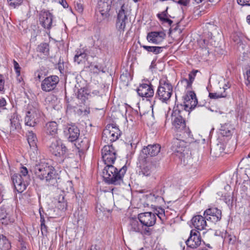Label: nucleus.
<instances>
[{
    "label": "nucleus",
    "instance_id": "f257e3e1",
    "mask_svg": "<svg viewBox=\"0 0 250 250\" xmlns=\"http://www.w3.org/2000/svg\"><path fill=\"white\" fill-rule=\"evenodd\" d=\"M183 104L174 106L171 114L172 124L177 131L183 132L186 137L193 138L189 128L186 127V116H188L190 111L198 104V101L194 91H188L183 97Z\"/></svg>",
    "mask_w": 250,
    "mask_h": 250
},
{
    "label": "nucleus",
    "instance_id": "f03ea898",
    "mask_svg": "<svg viewBox=\"0 0 250 250\" xmlns=\"http://www.w3.org/2000/svg\"><path fill=\"white\" fill-rule=\"evenodd\" d=\"M33 172L36 177L41 181H45L48 186L57 187L62 191L69 192L72 188V183L70 181L61 183V179L55 168L45 161L37 162L33 166Z\"/></svg>",
    "mask_w": 250,
    "mask_h": 250
},
{
    "label": "nucleus",
    "instance_id": "7ed1b4c3",
    "mask_svg": "<svg viewBox=\"0 0 250 250\" xmlns=\"http://www.w3.org/2000/svg\"><path fill=\"white\" fill-rule=\"evenodd\" d=\"M125 165L118 169L112 165L106 166L103 170V178L108 185H120L123 182V177L126 173Z\"/></svg>",
    "mask_w": 250,
    "mask_h": 250
},
{
    "label": "nucleus",
    "instance_id": "20e7f679",
    "mask_svg": "<svg viewBox=\"0 0 250 250\" xmlns=\"http://www.w3.org/2000/svg\"><path fill=\"white\" fill-rule=\"evenodd\" d=\"M173 86L167 78H162L155 94V98L162 103L167 104L172 96Z\"/></svg>",
    "mask_w": 250,
    "mask_h": 250
},
{
    "label": "nucleus",
    "instance_id": "39448f33",
    "mask_svg": "<svg viewBox=\"0 0 250 250\" xmlns=\"http://www.w3.org/2000/svg\"><path fill=\"white\" fill-rule=\"evenodd\" d=\"M48 145L51 153L57 157L63 158L68 150L62 141L57 137L51 138Z\"/></svg>",
    "mask_w": 250,
    "mask_h": 250
},
{
    "label": "nucleus",
    "instance_id": "423d86ee",
    "mask_svg": "<svg viewBox=\"0 0 250 250\" xmlns=\"http://www.w3.org/2000/svg\"><path fill=\"white\" fill-rule=\"evenodd\" d=\"M41 114V111L37 106L28 104L24 118L25 125L30 127L35 126L39 122Z\"/></svg>",
    "mask_w": 250,
    "mask_h": 250
},
{
    "label": "nucleus",
    "instance_id": "0eeeda50",
    "mask_svg": "<svg viewBox=\"0 0 250 250\" xmlns=\"http://www.w3.org/2000/svg\"><path fill=\"white\" fill-rule=\"evenodd\" d=\"M110 8L111 5L108 0H98L96 9V16L98 22H101L109 17V12Z\"/></svg>",
    "mask_w": 250,
    "mask_h": 250
},
{
    "label": "nucleus",
    "instance_id": "6e6552de",
    "mask_svg": "<svg viewBox=\"0 0 250 250\" xmlns=\"http://www.w3.org/2000/svg\"><path fill=\"white\" fill-rule=\"evenodd\" d=\"M14 211L12 206L8 204L3 205L0 208V222L7 225L14 222Z\"/></svg>",
    "mask_w": 250,
    "mask_h": 250
},
{
    "label": "nucleus",
    "instance_id": "1a4fd4ad",
    "mask_svg": "<svg viewBox=\"0 0 250 250\" xmlns=\"http://www.w3.org/2000/svg\"><path fill=\"white\" fill-rule=\"evenodd\" d=\"M53 18V15L49 11H42L40 14V24L47 30L46 33L48 34L50 33L51 28L56 25Z\"/></svg>",
    "mask_w": 250,
    "mask_h": 250
},
{
    "label": "nucleus",
    "instance_id": "9d476101",
    "mask_svg": "<svg viewBox=\"0 0 250 250\" xmlns=\"http://www.w3.org/2000/svg\"><path fill=\"white\" fill-rule=\"evenodd\" d=\"M102 158L106 166L114 164L116 159V151L112 145H105L102 150Z\"/></svg>",
    "mask_w": 250,
    "mask_h": 250
},
{
    "label": "nucleus",
    "instance_id": "9b49d317",
    "mask_svg": "<svg viewBox=\"0 0 250 250\" xmlns=\"http://www.w3.org/2000/svg\"><path fill=\"white\" fill-rule=\"evenodd\" d=\"M124 5H122L121 9L117 14L116 21V27L120 34L123 33L125 29L127 24L129 23V20L128 18L127 11L124 9Z\"/></svg>",
    "mask_w": 250,
    "mask_h": 250
},
{
    "label": "nucleus",
    "instance_id": "f8f14e48",
    "mask_svg": "<svg viewBox=\"0 0 250 250\" xmlns=\"http://www.w3.org/2000/svg\"><path fill=\"white\" fill-rule=\"evenodd\" d=\"M161 148V146L158 144L149 145L147 146L144 147L140 155V160L148 159L149 157L157 155L160 152Z\"/></svg>",
    "mask_w": 250,
    "mask_h": 250
},
{
    "label": "nucleus",
    "instance_id": "ddd939ff",
    "mask_svg": "<svg viewBox=\"0 0 250 250\" xmlns=\"http://www.w3.org/2000/svg\"><path fill=\"white\" fill-rule=\"evenodd\" d=\"M11 180L15 189L19 193H21L25 190L30 184L29 179H23L22 176L19 173H15L11 176Z\"/></svg>",
    "mask_w": 250,
    "mask_h": 250
},
{
    "label": "nucleus",
    "instance_id": "4468645a",
    "mask_svg": "<svg viewBox=\"0 0 250 250\" xmlns=\"http://www.w3.org/2000/svg\"><path fill=\"white\" fill-rule=\"evenodd\" d=\"M27 140L30 147L29 150L30 158L34 160L37 158L38 155L36 143L37 139L36 134L32 131H29L27 134Z\"/></svg>",
    "mask_w": 250,
    "mask_h": 250
},
{
    "label": "nucleus",
    "instance_id": "2eb2a0df",
    "mask_svg": "<svg viewBox=\"0 0 250 250\" xmlns=\"http://www.w3.org/2000/svg\"><path fill=\"white\" fill-rule=\"evenodd\" d=\"M138 218L144 228L152 227L156 223V217L153 213L146 212L138 214Z\"/></svg>",
    "mask_w": 250,
    "mask_h": 250
},
{
    "label": "nucleus",
    "instance_id": "dca6fc26",
    "mask_svg": "<svg viewBox=\"0 0 250 250\" xmlns=\"http://www.w3.org/2000/svg\"><path fill=\"white\" fill-rule=\"evenodd\" d=\"M65 137L69 142H74L78 140L80 136V130L74 125H67L63 128Z\"/></svg>",
    "mask_w": 250,
    "mask_h": 250
},
{
    "label": "nucleus",
    "instance_id": "f3484780",
    "mask_svg": "<svg viewBox=\"0 0 250 250\" xmlns=\"http://www.w3.org/2000/svg\"><path fill=\"white\" fill-rule=\"evenodd\" d=\"M57 76L52 75L45 78L42 82L41 88L45 92H50L54 90L59 82Z\"/></svg>",
    "mask_w": 250,
    "mask_h": 250
},
{
    "label": "nucleus",
    "instance_id": "a211bd4d",
    "mask_svg": "<svg viewBox=\"0 0 250 250\" xmlns=\"http://www.w3.org/2000/svg\"><path fill=\"white\" fill-rule=\"evenodd\" d=\"M203 215L208 221L215 224L221 219L222 211L216 208H211L207 209Z\"/></svg>",
    "mask_w": 250,
    "mask_h": 250
},
{
    "label": "nucleus",
    "instance_id": "6ab92c4d",
    "mask_svg": "<svg viewBox=\"0 0 250 250\" xmlns=\"http://www.w3.org/2000/svg\"><path fill=\"white\" fill-rule=\"evenodd\" d=\"M201 241L200 233L195 229H192L190 231V236L186 241V243L188 247L196 249L201 245Z\"/></svg>",
    "mask_w": 250,
    "mask_h": 250
},
{
    "label": "nucleus",
    "instance_id": "aec40b11",
    "mask_svg": "<svg viewBox=\"0 0 250 250\" xmlns=\"http://www.w3.org/2000/svg\"><path fill=\"white\" fill-rule=\"evenodd\" d=\"M128 230L130 232H139L142 234H150V230L148 228H144L136 219H131L128 226Z\"/></svg>",
    "mask_w": 250,
    "mask_h": 250
},
{
    "label": "nucleus",
    "instance_id": "412c9836",
    "mask_svg": "<svg viewBox=\"0 0 250 250\" xmlns=\"http://www.w3.org/2000/svg\"><path fill=\"white\" fill-rule=\"evenodd\" d=\"M166 37V33L162 31H151L147 33L146 40L149 42L155 44H160Z\"/></svg>",
    "mask_w": 250,
    "mask_h": 250
},
{
    "label": "nucleus",
    "instance_id": "4be33fe9",
    "mask_svg": "<svg viewBox=\"0 0 250 250\" xmlns=\"http://www.w3.org/2000/svg\"><path fill=\"white\" fill-rule=\"evenodd\" d=\"M137 91L138 95L142 97H152L154 94L153 85L149 82L147 83L141 84Z\"/></svg>",
    "mask_w": 250,
    "mask_h": 250
},
{
    "label": "nucleus",
    "instance_id": "5701e85b",
    "mask_svg": "<svg viewBox=\"0 0 250 250\" xmlns=\"http://www.w3.org/2000/svg\"><path fill=\"white\" fill-rule=\"evenodd\" d=\"M205 216L200 215L194 216L191 220V223L193 227L197 230H202L206 229L208 224Z\"/></svg>",
    "mask_w": 250,
    "mask_h": 250
},
{
    "label": "nucleus",
    "instance_id": "b1692460",
    "mask_svg": "<svg viewBox=\"0 0 250 250\" xmlns=\"http://www.w3.org/2000/svg\"><path fill=\"white\" fill-rule=\"evenodd\" d=\"M141 161L144 163L141 166V172L143 175L150 176L155 172L156 169L155 166L149 159H144Z\"/></svg>",
    "mask_w": 250,
    "mask_h": 250
},
{
    "label": "nucleus",
    "instance_id": "393cba45",
    "mask_svg": "<svg viewBox=\"0 0 250 250\" xmlns=\"http://www.w3.org/2000/svg\"><path fill=\"white\" fill-rule=\"evenodd\" d=\"M91 97V94L86 88H81L77 92V98L81 104L85 105L87 104V101Z\"/></svg>",
    "mask_w": 250,
    "mask_h": 250
},
{
    "label": "nucleus",
    "instance_id": "a878e982",
    "mask_svg": "<svg viewBox=\"0 0 250 250\" xmlns=\"http://www.w3.org/2000/svg\"><path fill=\"white\" fill-rule=\"evenodd\" d=\"M8 118L10 123V132L13 131L20 127V120L18 115L16 112L9 115Z\"/></svg>",
    "mask_w": 250,
    "mask_h": 250
},
{
    "label": "nucleus",
    "instance_id": "bb28decb",
    "mask_svg": "<svg viewBox=\"0 0 250 250\" xmlns=\"http://www.w3.org/2000/svg\"><path fill=\"white\" fill-rule=\"evenodd\" d=\"M234 127L229 123L222 125L220 129V133L223 136L230 137L234 133Z\"/></svg>",
    "mask_w": 250,
    "mask_h": 250
},
{
    "label": "nucleus",
    "instance_id": "cd10ccee",
    "mask_svg": "<svg viewBox=\"0 0 250 250\" xmlns=\"http://www.w3.org/2000/svg\"><path fill=\"white\" fill-rule=\"evenodd\" d=\"M45 131L47 134L55 137L58 131V125L56 122L47 123L45 125Z\"/></svg>",
    "mask_w": 250,
    "mask_h": 250
},
{
    "label": "nucleus",
    "instance_id": "c85d7f7f",
    "mask_svg": "<svg viewBox=\"0 0 250 250\" xmlns=\"http://www.w3.org/2000/svg\"><path fill=\"white\" fill-rule=\"evenodd\" d=\"M76 53L74 56V61L78 64L85 63L87 61L88 56L84 52V51L79 49L76 51Z\"/></svg>",
    "mask_w": 250,
    "mask_h": 250
},
{
    "label": "nucleus",
    "instance_id": "c756f323",
    "mask_svg": "<svg viewBox=\"0 0 250 250\" xmlns=\"http://www.w3.org/2000/svg\"><path fill=\"white\" fill-rule=\"evenodd\" d=\"M185 142L177 139H174L172 142V149L174 151L182 153L185 151Z\"/></svg>",
    "mask_w": 250,
    "mask_h": 250
},
{
    "label": "nucleus",
    "instance_id": "7c9ffc66",
    "mask_svg": "<svg viewBox=\"0 0 250 250\" xmlns=\"http://www.w3.org/2000/svg\"><path fill=\"white\" fill-rule=\"evenodd\" d=\"M224 242L229 245L236 246L239 243V240L233 234L226 232L224 236Z\"/></svg>",
    "mask_w": 250,
    "mask_h": 250
},
{
    "label": "nucleus",
    "instance_id": "2f4dec72",
    "mask_svg": "<svg viewBox=\"0 0 250 250\" xmlns=\"http://www.w3.org/2000/svg\"><path fill=\"white\" fill-rule=\"evenodd\" d=\"M110 131L106 128L104 130L102 137L103 142L107 144H111L117 140V138L114 136Z\"/></svg>",
    "mask_w": 250,
    "mask_h": 250
},
{
    "label": "nucleus",
    "instance_id": "473e14b6",
    "mask_svg": "<svg viewBox=\"0 0 250 250\" xmlns=\"http://www.w3.org/2000/svg\"><path fill=\"white\" fill-rule=\"evenodd\" d=\"M105 128L108 131H110V133L116 138H117V139L119 138L122 133L118 127L116 125L113 124L107 125Z\"/></svg>",
    "mask_w": 250,
    "mask_h": 250
},
{
    "label": "nucleus",
    "instance_id": "72a5a7b5",
    "mask_svg": "<svg viewBox=\"0 0 250 250\" xmlns=\"http://www.w3.org/2000/svg\"><path fill=\"white\" fill-rule=\"evenodd\" d=\"M11 243L6 236L0 235V250H9Z\"/></svg>",
    "mask_w": 250,
    "mask_h": 250
},
{
    "label": "nucleus",
    "instance_id": "f704fd0d",
    "mask_svg": "<svg viewBox=\"0 0 250 250\" xmlns=\"http://www.w3.org/2000/svg\"><path fill=\"white\" fill-rule=\"evenodd\" d=\"M141 47L144 48L148 52H152L156 55L161 53L163 51V49L165 48V47L164 46H153L145 45H141Z\"/></svg>",
    "mask_w": 250,
    "mask_h": 250
},
{
    "label": "nucleus",
    "instance_id": "c9c22d12",
    "mask_svg": "<svg viewBox=\"0 0 250 250\" xmlns=\"http://www.w3.org/2000/svg\"><path fill=\"white\" fill-rule=\"evenodd\" d=\"M37 51L42 53L45 56H48L49 54V44L46 42H42L38 45L37 48Z\"/></svg>",
    "mask_w": 250,
    "mask_h": 250
},
{
    "label": "nucleus",
    "instance_id": "e433bc0d",
    "mask_svg": "<svg viewBox=\"0 0 250 250\" xmlns=\"http://www.w3.org/2000/svg\"><path fill=\"white\" fill-rule=\"evenodd\" d=\"M231 38L235 42L239 43L242 42L243 35L240 32H235L232 34Z\"/></svg>",
    "mask_w": 250,
    "mask_h": 250
},
{
    "label": "nucleus",
    "instance_id": "4c0bfd02",
    "mask_svg": "<svg viewBox=\"0 0 250 250\" xmlns=\"http://www.w3.org/2000/svg\"><path fill=\"white\" fill-rule=\"evenodd\" d=\"M154 214H155V215L156 214L157 215L158 218L161 220L162 223H164V221L166 219L165 210L161 208L156 209Z\"/></svg>",
    "mask_w": 250,
    "mask_h": 250
},
{
    "label": "nucleus",
    "instance_id": "58836bf2",
    "mask_svg": "<svg viewBox=\"0 0 250 250\" xmlns=\"http://www.w3.org/2000/svg\"><path fill=\"white\" fill-rule=\"evenodd\" d=\"M84 143V145H83L82 146L81 144H79L80 146V147L81 148L80 149L79 147L77 148V149H78V153L80 157H81V155L83 154V151L85 149H86L88 148V140L87 139H85V141H82L81 142V143Z\"/></svg>",
    "mask_w": 250,
    "mask_h": 250
},
{
    "label": "nucleus",
    "instance_id": "ea45409f",
    "mask_svg": "<svg viewBox=\"0 0 250 250\" xmlns=\"http://www.w3.org/2000/svg\"><path fill=\"white\" fill-rule=\"evenodd\" d=\"M194 79V77L191 74H189L188 79H183L182 81V83H186L187 88H189L191 86L192 83Z\"/></svg>",
    "mask_w": 250,
    "mask_h": 250
},
{
    "label": "nucleus",
    "instance_id": "a19ab883",
    "mask_svg": "<svg viewBox=\"0 0 250 250\" xmlns=\"http://www.w3.org/2000/svg\"><path fill=\"white\" fill-rule=\"evenodd\" d=\"M21 175L24 179H29L30 181L31 179L30 176L28 175V171L25 167H21L20 169Z\"/></svg>",
    "mask_w": 250,
    "mask_h": 250
},
{
    "label": "nucleus",
    "instance_id": "79ce46f5",
    "mask_svg": "<svg viewBox=\"0 0 250 250\" xmlns=\"http://www.w3.org/2000/svg\"><path fill=\"white\" fill-rule=\"evenodd\" d=\"M209 97L211 99H216L220 98H224L226 97V94L223 92L209 93Z\"/></svg>",
    "mask_w": 250,
    "mask_h": 250
},
{
    "label": "nucleus",
    "instance_id": "37998d69",
    "mask_svg": "<svg viewBox=\"0 0 250 250\" xmlns=\"http://www.w3.org/2000/svg\"><path fill=\"white\" fill-rule=\"evenodd\" d=\"M9 5L13 7L16 8L22 3V0H7Z\"/></svg>",
    "mask_w": 250,
    "mask_h": 250
},
{
    "label": "nucleus",
    "instance_id": "c03bdc74",
    "mask_svg": "<svg viewBox=\"0 0 250 250\" xmlns=\"http://www.w3.org/2000/svg\"><path fill=\"white\" fill-rule=\"evenodd\" d=\"M14 68L15 70L16 73L18 76H19L21 74V67L19 64L15 60H13Z\"/></svg>",
    "mask_w": 250,
    "mask_h": 250
},
{
    "label": "nucleus",
    "instance_id": "a18cd8bd",
    "mask_svg": "<svg viewBox=\"0 0 250 250\" xmlns=\"http://www.w3.org/2000/svg\"><path fill=\"white\" fill-rule=\"evenodd\" d=\"M168 8V7H167L165 11H164L163 12H162L161 13H158L157 15V17L159 18V19L160 21H161V19H162V18H166V17H171V16L170 15H168V13H167Z\"/></svg>",
    "mask_w": 250,
    "mask_h": 250
},
{
    "label": "nucleus",
    "instance_id": "49530a36",
    "mask_svg": "<svg viewBox=\"0 0 250 250\" xmlns=\"http://www.w3.org/2000/svg\"><path fill=\"white\" fill-rule=\"evenodd\" d=\"M223 200L228 205H231L233 202L232 197L230 195H225Z\"/></svg>",
    "mask_w": 250,
    "mask_h": 250
},
{
    "label": "nucleus",
    "instance_id": "de8ad7c7",
    "mask_svg": "<svg viewBox=\"0 0 250 250\" xmlns=\"http://www.w3.org/2000/svg\"><path fill=\"white\" fill-rule=\"evenodd\" d=\"M5 81L2 75H0V92H4Z\"/></svg>",
    "mask_w": 250,
    "mask_h": 250
},
{
    "label": "nucleus",
    "instance_id": "09e8293b",
    "mask_svg": "<svg viewBox=\"0 0 250 250\" xmlns=\"http://www.w3.org/2000/svg\"><path fill=\"white\" fill-rule=\"evenodd\" d=\"M41 233L43 236H47V227L45 224H41Z\"/></svg>",
    "mask_w": 250,
    "mask_h": 250
},
{
    "label": "nucleus",
    "instance_id": "8fccbe9b",
    "mask_svg": "<svg viewBox=\"0 0 250 250\" xmlns=\"http://www.w3.org/2000/svg\"><path fill=\"white\" fill-rule=\"evenodd\" d=\"M190 0H178L177 1L174 0V1L182 6H187L189 4Z\"/></svg>",
    "mask_w": 250,
    "mask_h": 250
},
{
    "label": "nucleus",
    "instance_id": "3c124183",
    "mask_svg": "<svg viewBox=\"0 0 250 250\" xmlns=\"http://www.w3.org/2000/svg\"><path fill=\"white\" fill-rule=\"evenodd\" d=\"M237 3L242 6H250V0H237Z\"/></svg>",
    "mask_w": 250,
    "mask_h": 250
},
{
    "label": "nucleus",
    "instance_id": "603ef678",
    "mask_svg": "<svg viewBox=\"0 0 250 250\" xmlns=\"http://www.w3.org/2000/svg\"><path fill=\"white\" fill-rule=\"evenodd\" d=\"M231 86V84L229 82H228L227 83H225L224 86H223V89L224 91L223 93H225L226 94V96H227L228 92L227 90Z\"/></svg>",
    "mask_w": 250,
    "mask_h": 250
},
{
    "label": "nucleus",
    "instance_id": "864d4df0",
    "mask_svg": "<svg viewBox=\"0 0 250 250\" xmlns=\"http://www.w3.org/2000/svg\"><path fill=\"white\" fill-rule=\"evenodd\" d=\"M58 207L62 210H66L67 208V202L58 203Z\"/></svg>",
    "mask_w": 250,
    "mask_h": 250
},
{
    "label": "nucleus",
    "instance_id": "5fc2aeb1",
    "mask_svg": "<svg viewBox=\"0 0 250 250\" xmlns=\"http://www.w3.org/2000/svg\"><path fill=\"white\" fill-rule=\"evenodd\" d=\"M6 104V102L5 99L4 98H0V108H2V109H5L4 106Z\"/></svg>",
    "mask_w": 250,
    "mask_h": 250
},
{
    "label": "nucleus",
    "instance_id": "6e6d98bb",
    "mask_svg": "<svg viewBox=\"0 0 250 250\" xmlns=\"http://www.w3.org/2000/svg\"><path fill=\"white\" fill-rule=\"evenodd\" d=\"M168 17H166V18H162L161 19V21H162L163 22H167L169 24V25H171V24L173 23V21L169 19Z\"/></svg>",
    "mask_w": 250,
    "mask_h": 250
},
{
    "label": "nucleus",
    "instance_id": "4d7b16f0",
    "mask_svg": "<svg viewBox=\"0 0 250 250\" xmlns=\"http://www.w3.org/2000/svg\"><path fill=\"white\" fill-rule=\"evenodd\" d=\"M75 8L79 12H82L83 11V6L80 3H77L76 5L75 6Z\"/></svg>",
    "mask_w": 250,
    "mask_h": 250
},
{
    "label": "nucleus",
    "instance_id": "13d9d810",
    "mask_svg": "<svg viewBox=\"0 0 250 250\" xmlns=\"http://www.w3.org/2000/svg\"><path fill=\"white\" fill-rule=\"evenodd\" d=\"M66 202V201L65 200L64 196L63 195H60L58 198V203L62 202Z\"/></svg>",
    "mask_w": 250,
    "mask_h": 250
},
{
    "label": "nucleus",
    "instance_id": "bf43d9fd",
    "mask_svg": "<svg viewBox=\"0 0 250 250\" xmlns=\"http://www.w3.org/2000/svg\"><path fill=\"white\" fill-rule=\"evenodd\" d=\"M60 3L64 8H67L68 6V4L65 0H61Z\"/></svg>",
    "mask_w": 250,
    "mask_h": 250
},
{
    "label": "nucleus",
    "instance_id": "052dcab7",
    "mask_svg": "<svg viewBox=\"0 0 250 250\" xmlns=\"http://www.w3.org/2000/svg\"><path fill=\"white\" fill-rule=\"evenodd\" d=\"M26 250V247L25 246V244L23 242H21L20 243V247H19V250Z\"/></svg>",
    "mask_w": 250,
    "mask_h": 250
},
{
    "label": "nucleus",
    "instance_id": "680f3d73",
    "mask_svg": "<svg viewBox=\"0 0 250 250\" xmlns=\"http://www.w3.org/2000/svg\"><path fill=\"white\" fill-rule=\"evenodd\" d=\"M101 67H100L98 65H94L93 70L96 73H98L101 70Z\"/></svg>",
    "mask_w": 250,
    "mask_h": 250
},
{
    "label": "nucleus",
    "instance_id": "e2e57ef3",
    "mask_svg": "<svg viewBox=\"0 0 250 250\" xmlns=\"http://www.w3.org/2000/svg\"><path fill=\"white\" fill-rule=\"evenodd\" d=\"M99 249H100V248L98 245H92L91 246V247H90L89 250H99Z\"/></svg>",
    "mask_w": 250,
    "mask_h": 250
},
{
    "label": "nucleus",
    "instance_id": "0e129e2a",
    "mask_svg": "<svg viewBox=\"0 0 250 250\" xmlns=\"http://www.w3.org/2000/svg\"><path fill=\"white\" fill-rule=\"evenodd\" d=\"M90 94H91V97L99 95V91L97 90H95L92 91V92H90Z\"/></svg>",
    "mask_w": 250,
    "mask_h": 250
},
{
    "label": "nucleus",
    "instance_id": "69168bd1",
    "mask_svg": "<svg viewBox=\"0 0 250 250\" xmlns=\"http://www.w3.org/2000/svg\"><path fill=\"white\" fill-rule=\"evenodd\" d=\"M247 81L249 84H250V69L247 72Z\"/></svg>",
    "mask_w": 250,
    "mask_h": 250
},
{
    "label": "nucleus",
    "instance_id": "338daca9",
    "mask_svg": "<svg viewBox=\"0 0 250 250\" xmlns=\"http://www.w3.org/2000/svg\"><path fill=\"white\" fill-rule=\"evenodd\" d=\"M40 218H41V224H45V219L43 217V215H41V216H40Z\"/></svg>",
    "mask_w": 250,
    "mask_h": 250
},
{
    "label": "nucleus",
    "instance_id": "774afa93",
    "mask_svg": "<svg viewBox=\"0 0 250 250\" xmlns=\"http://www.w3.org/2000/svg\"><path fill=\"white\" fill-rule=\"evenodd\" d=\"M246 20H247V23L249 25H250V15L247 16V17L246 18Z\"/></svg>",
    "mask_w": 250,
    "mask_h": 250
}]
</instances>
